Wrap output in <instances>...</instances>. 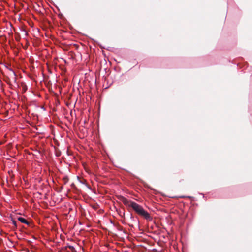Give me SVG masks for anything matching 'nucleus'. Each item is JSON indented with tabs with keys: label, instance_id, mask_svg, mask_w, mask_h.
I'll return each instance as SVG.
<instances>
[{
	"label": "nucleus",
	"instance_id": "f257e3e1",
	"mask_svg": "<svg viewBox=\"0 0 252 252\" xmlns=\"http://www.w3.org/2000/svg\"><path fill=\"white\" fill-rule=\"evenodd\" d=\"M120 200L126 206L131 207L138 214L143 216L146 219H151L149 214L141 205L123 196L121 197Z\"/></svg>",
	"mask_w": 252,
	"mask_h": 252
},
{
	"label": "nucleus",
	"instance_id": "f03ea898",
	"mask_svg": "<svg viewBox=\"0 0 252 252\" xmlns=\"http://www.w3.org/2000/svg\"><path fill=\"white\" fill-rule=\"evenodd\" d=\"M17 219L19 221H20L21 222L23 223L29 225V222L24 218L19 217L17 218Z\"/></svg>",
	"mask_w": 252,
	"mask_h": 252
},
{
	"label": "nucleus",
	"instance_id": "7ed1b4c3",
	"mask_svg": "<svg viewBox=\"0 0 252 252\" xmlns=\"http://www.w3.org/2000/svg\"><path fill=\"white\" fill-rule=\"evenodd\" d=\"M13 73L14 75H15V73H14V72H13Z\"/></svg>",
	"mask_w": 252,
	"mask_h": 252
}]
</instances>
